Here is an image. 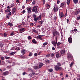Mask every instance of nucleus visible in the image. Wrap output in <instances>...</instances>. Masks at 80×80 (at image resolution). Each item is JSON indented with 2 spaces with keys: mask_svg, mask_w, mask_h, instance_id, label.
<instances>
[{
  "mask_svg": "<svg viewBox=\"0 0 80 80\" xmlns=\"http://www.w3.org/2000/svg\"><path fill=\"white\" fill-rule=\"evenodd\" d=\"M32 43H37V41H35V39H33L32 40Z\"/></svg>",
  "mask_w": 80,
  "mask_h": 80,
  "instance_id": "393cba45",
  "label": "nucleus"
},
{
  "mask_svg": "<svg viewBox=\"0 0 80 80\" xmlns=\"http://www.w3.org/2000/svg\"><path fill=\"white\" fill-rule=\"evenodd\" d=\"M59 56H60V54L58 53L56 54V57L57 58H58V57H59Z\"/></svg>",
  "mask_w": 80,
  "mask_h": 80,
  "instance_id": "72a5a7b5",
  "label": "nucleus"
},
{
  "mask_svg": "<svg viewBox=\"0 0 80 80\" xmlns=\"http://www.w3.org/2000/svg\"><path fill=\"white\" fill-rule=\"evenodd\" d=\"M38 6H35L33 8L32 11L35 13H37L38 12Z\"/></svg>",
  "mask_w": 80,
  "mask_h": 80,
  "instance_id": "f257e3e1",
  "label": "nucleus"
},
{
  "mask_svg": "<svg viewBox=\"0 0 80 80\" xmlns=\"http://www.w3.org/2000/svg\"><path fill=\"white\" fill-rule=\"evenodd\" d=\"M55 31L52 32V34L53 36H55V34L57 35L58 34V32L56 30H54Z\"/></svg>",
  "mask_w": 80,
  "mask_h": 80,
  "instance_id": "423d86ee",
  "label": "nucleus"
},
{
  "mask_svg": "<svg viewBox=\"0 0 80 80\" xmlns=\"http://www.w3.org/2000/svg\"><path fill=\"white\" fill-rule=\"evenodd\" d=\"M5 64V61H3L2 62V65H4Z\"/></svg>",
  "mask_w": 80,
  "mask_h": 80,
  "instance_id": "e2e57ef3",
  "label": "nucleus"
},
{
  "mask_svg": "<svg viewBox=\"0 0 80 80\" xmlns=\"http://www.w3.org/2000/svg\"><path fill=\"white\" fill-rule=\"evenodd\" d=\"M52 43L53 45L55 47L57 46V42H55V41H52Z\"/></svg>",
  "mask_w": 80,
  "mask_h": 80,
  "instance_id": "f8f14e48",
  "label": "nucleus"
},
{
  "mask_svg": "<svg viewBox=\"0 0 80 80\" xmlns=\"http://www.w3.org/2000/svg\"><path fill=\"white\" fill-rule=\"evenodd\" d=\"M38 23H39V24H40V25H42V23H43V21H39L38 22Z\"/></svg>",
  "mask_w": 80,
  "mask_h": 80,
  "instance_id": "e433bc0d",
  "label": "nucleus"
},
{
  "mask_svg": "<svg viewBox=\"0 0 80 80\" xmlns=\"http://www.w3.org/2000/svg\"><path fill=\"white\" fill-rule=\"evenodd\" d=\"M46 7L47 8V9H49V8H50V6L49 4H47L46 5Z\"/></svg>",
  "mask_w": 80,
  "mask_h": 80,
  "instance_id": "a878e982",
  "label": "nucleus"
},
{
  "mask_svg": "<svg viewBox=\"0 0 80 80\" xmlns=\"http://www.w3.org/2000/svg\"><path fill=\"white\" fill-rule=\"evenodd\" d=\"M47 44H48V43L46 42H44L43 44V45H44V46H45V45H47Z\"/></svg>",
  "mask_w": 80,
  "mask_h": 80,
  "instance_id": "a19ab883",
  "label": "nucleus"
},
{
  "mask_svg": "<svg viewBox=\"0 0 80 80\" xmlns=\"http://www.w3.org/2000/svg\"><path fill=\"white\" fill-rule=\"evenodd\" d=\"M28 71L29 72H33V69L30 68H28Z\"/></svg>",
  "mask_w": 80,
  "mask_h": 80,
  "instance_id": "a211bd4d",
  "label": "nucleus"
},
{
  "mask_svg": "<svg viewBox=\"0 0 80 80\" xmlns=\"http://www.w3.org/2000/svg\"><path fill=\"white\" fill-rule=\"evenodd\" d=\"M70 0H67V3L68 5H69L70 3Z\"/></svg>",
  "mask_w": 80,
  "mask_h": 80,
  "instance_id": "412c9836",
  "label": "nucleus"
},
{
  "mask_svg": "<svg viewBox=\"0 0 80 80\" xmlns=\"http://www.w3.org/2000/svg\"><path fill=\"white\" fill-rule=\"evenodd\" d=\"M33 0H27L26 1V3H29V2H32Z\"/></svg>",
  "mask_w": 80,
  "mask_h": 80,
  "instance_id": "bb28decb",
  "label": "nucleus"
},
{
  "mask_svg": "<svg viewBox=\"0 0 80 80\" xmlns=\"http://www.w3.org/2000/svg\"><path fill=\"white\" fill-rule=\"evenodd\" d=\"M33 17L35 18H37V15L35 14H33Z\"/></svg>",
  "mask_w": 80,
  "mask_h": 80,
  "instance_id": "79ce46f5",
  "label": "nucleus"
},
{
  "mask_svg": "<svg viewBox=\"0 0 80 80\" xmlns=\"http://www.w3.org/2000/svg\"><path fill=\"white\" fill-rule=\"evenodd\" d=\"M8 15H11V14H12V12H9L8 13Z\"/></svg>",
  "mask_w": 80,
  "mask_h": 80,
  "instance_id": "680f3d73",
  "label": "nucleus"
},
{
  "mask_svg": "<svg viewBox=\"0 0 80 80\" xmlns=\"http://www.w3.org/2000/svg\"><path fill=\"white\" fill-rule=\"evenodd\" d=\"M54 19L55 20H57V17L55 16L54 17Z\"/></svg>",
  "mask_w": 80,
  "mask_h": 80,
  "instance_id": "4d7b16f0",
  "label": "nucleus"
},
{
  "mask_svg": "<svg viewBox=\"0 0 80 80\" xmlns=\"http://www.w3.org/2000/svg\"><path fill=\"white\" fill-rule=\"evenodd\" d=\"M19 32H20V33H23V32H24L26 30V29L25 28H20L19 30Z\"/></svg>",
  "mask_w": 80,
  "mask_h": 80,
  "instance_id": "7ed1b4c3",
  "label": "nucleus"
},
{
  "mask_svg": "<svg viewBox=\"0 0 80 80\" xmlns=\"http://www.w3.org/2000/svg\"><path fill=\"white\" fill-rule=\"evenodd\" d=\"M74 33V31L73 30H71L70 31V33Z\"/></svg>",
  "mask_w": 80,
  "mask_h": 80,
  "instance_id": "58836bf2",
  "label": "nucleus"
},
{
  "mask_svg": "<svg viewBox=\"0 0 80 80\" xmlns=\"http://www.w3.org/2000/svg\"><path fill=\"white\" fill-rule=\"evenodd\" d=\"M16 53V52H12L10 53V54L11 55H14Z\"/></svg>",
  "mask_w": 80,
  "mask_h": 80,
  "instance_id": "b1692460",
  "label": "nucleus"
},
{
  "mask_svg": "<svg viewBox=\"0 0 80 80\" xmlns=\"http://www.w3.org/2000/svg\"><path fill=\"white\" fill-rule=\"evenodd\" d=\"M43 5H44L45 3V0H42Z\"/></svg>",
  "mask_w": 80,
  "mask_h": 80,
  "instance_id": "603ef678",
  "label": "nucleus"
},
{
  "mask_svg": "<svg viewBox=\"0 0 80 80\" xmlns=\"http://www.w3.org/2000/svg\"><path fill=\"white\" fill-rule=\"evenodd\" d=\"M48 70L50 72H53V69H49Z\"/></svg>",
  "mask_w": 80,
  "mask_h": 80,
  "instance_id": "c9c22d12",
  "label": "nucleus"
},
{
  "mask_svg": "<svg viewBox=\"0 0 80 80\" xmlns=\"http://www.w3.org/2000/svg\"><path fill=\"white\" fill-rule=\"evenodd\" d=\"M56 71H60L62 70V67L59 66L58 65H56L54 67Z\"/></svg>",
  "mask_w": 80,
  "mask_h": 80,
  "instance_id": "f03ea898",
  "label": "nucleus"
},
{
  "mask_svg": "<svg viewBox=\"0 0 80 80\" xmlns=\"http://www.w3.org/2000/svg\"><path fill=\"white\" fill-rule=\"evenodd\" d=\"M73 65V62H71V63L70 64V67H72Z\"/></svg>",
  "mask_w": 80,
  "mask_h": 80,
  "instance_id": "f704fd0d",
  "label": "nucleus"
},
{
  "mask_svg": "<svg viewBox=\"0 0 80 80\" xmlns=\"http://www.w3.org/2000/svg\"><path fill=\"white\" fill-rule=\"evenodd\" d=\"M32 32H34V33H38V31H37V30L35 29H32Z\"/></svg>",
  "mask_w": 80,
  "mask_h": 80,
  "instance_id": "aec40b11",
  "label": "nucleus"
},
{
  "mask_svg": "<svg viewBox=\"0 0 80 80\" xmlns=\"http://www.w3.org/2000/svg\"><path fill=\"white\" fill-rule=\"evenodd\" d=\"M68 59H72L73 58V56L71 54L68 55Z\"/></svg>",
  "mask_w": 80,
  "mask_h": 80,
  "instance_id": "1a4fd4ad",
  "label": "nucleus"
},
{
  "mask_svg": "<svg viewBox=\"0 0 80 80\" xmlns=\"http://www.w3.org/2000/svg\"><path fill=\"white\" fill-rule=\"evenodd\" d=\"M21 53L23 54V55H24L25 53V50L24 49H22L21 51Z\"/></svg>",
  "mask_w": 80,
  "mask_h": 80,
  "instance_id": "6ab92c4d",
  "label": "nucleus"
},
{
  "mask_svg": "<svg viewBox=\"0 0 80 80\" xmlns=\"http://www.w3.org/2000/svg\"><path fill=\"white\" fill-rule=\"evenodd\" d=\"M16 2H17V3H20V1L18 0H16Z\"/></svg>",
  "mask_w": 80,
  "mask_h": 80,
  "instance_id": "0e129e2a",
  "label": "nucleus"
},
{
  "mask_svg": "<svg viewBox=\"0 0 80 80\" xmlns=\"http://www.w3.org/2000/svg\"><path fill=\"white\" fill-rule=\"evenodd\" d=\"M1 58L2 60H5V58L3 56L1 57Z\"/></svg>",
  "mask_w": 80,
  "mask_h": 80,
  "instance_id": "37998d69",
  "label": "nucleus"
},
{
  "mask_svg": "<svg viewBox=\"0 0 80 80\" xmlns=\"http://www.w3.org/2000/svg\"><path fill=\"white\" fill-rule=\"evenodd\" d=\"M34 21H37V20H38V18H37V17L35 18H34Z\"/></svg>",
  "mask_w": 80,
  "mask_h": 80,
  "instance_id": "de8ad7c7",
  "label": "nucleus"
},
{
  "mask_svg": "<svg viewBox=\"0 0 80 80\" xmlns=\"http://www.w3.org/2000/svg\"><path fill=\"white\" fill-rule=\"evenodd\" d=\"M64 5V4L63 3H62L61 4V6H60V7H62Z\"/></svg>",
  "mask_w": 80,
  "mask_h": 80,
  "instance_id": "c03bdc74",
  "label": "nucleus"
},
{
  "mask_svg": "<svg viewBox=\"0 0 80 80\" xmlns=\"http://www.w3.org/2000/svg\"><path fill=\"white\" fill-rule=\"evenodd\" d=\"M63 17H64V15L63 14V12H61L60 15V18H63Z\"/></svg>",
  "mask_w": 80,
  "mask_h": 80,
  "instance_id": "ddd939ff",
  "label": "nucleus"
},
{
  "mask_svg": "<svg viewBox=\"0 0 80 80\" xmlns=\"http://www.w3.org/2000/svg\"><path fill=\"white\" fill-rule=\"evenodd\" d=\"M7 33H4V37H7Z\"/></svg>",
  "mask_w": 80,
  "mask_h": 80,
  "instance_id": "5fc2aeb1",
  "label": "nucleus"
},
{
  "mask_svg": "<svg viewBox=\"0 0 80 80\" xmlns=\"http://www.w3.org/2000/svg\"><path fill=\"white\" fill-rule=\"evenodd\" d=\"M45 61L46 63H50V61L48 60V59H46Z\"/></svg>",
  "mask_w": 80,
  "mask_h": 80,
  "instance_id": "cd10ccee",
  "label": "nucleus"
},
{
  "mask_svg": "<svg viewBox=\"0 0 80 80\" xmlns=\"http://www.w3.org/2000/svg\"><path fill=\"white\" fill-rule=\"evenodd\" d=\"M8 25L10 26V27H12V23H11V22H8Z\"/></svg>",
  "mask_w": 80,
  "mask_h": 80,
  "instance_id": "473e14b6",
  "label": "nucleus"
},
{
  "mask_svg": "<svg viewBox=\"0 0 80 80\" xmlns=\"http://www.w3.org/2000/svg\"><path fill=\"white\" fill-rule=\"evenodd\" d=\"M28 40H31L32 39V37L30 36H29L27 37Z\"/></svg>",
  "mask_w": 80,
  "mask_h": 80,
  "instance_id": "2f4dec72",
  "label": "nucleus"
},
{
  "mask_svg": "<svg viewBox=\"0 0 80 80\" xmlns=\"http://www.w3.org/2000/svg\"><path fill=\"white\" fill-rule=\"evenodd\" d=\"M10 12V9H7L5 10V12L6 13H8V12Z\"/></svg>",
  "mask_w": 80,
  "mask_h": 80,
  "instance_id": "5701e85b",
  "label": "nucleus"
},
{
  "mask_svg": "<svg viewBox=\"0 0 80 80\" xmlns=\"http://www.w3.org/2000/svg\"><path fill=\"white\" fill-rule=\"evenodd\" d=\"M11 8V7H10L9 6H8L7 7V8L10 9V8Z\"/></svg>",
  "mask_w": 80,
  "mask_h": 80,
  "instance_id": "338daca9",
  "label": "nucleus"
},
{
  "mask_svg": "<svg viewBox=\"0 0 80 80\" xmlns=\"http://www.w3.org/2000/svg\"><path fill=\"white\" fill-rule=\"evenodd\" d=\"M35 1H33V2H32V5H35Z\"/></svg>",
  "mask_w": 80,
  "mask_h": 80,
  "instance_id": "49530a36",
  "label": "nucleus"
},
{
  "mask_svg": "<svg viewBox=\"0 0 80 80\" xmlns=\"http://www.w3.org/2000/svg\"><path fill=\"white\" fill-rule=\"evenodd\" d=\"M78 24V22H77L76 21L75 22V23H74V25H77Z\"/></svg>",
  "mask_w": 80,
  "mask_h": 80,
  "instance_id": "13d9d810",
  "label": "nucleus"
},
{
  "mask_svg": "<svg viewBox=\"0 0 80 80\" xmlns=\"http://www.w3.org/2000/svg\"><path fill=\"white\" fill-rule=\"evenodd\" d=\"M30 26H32H32H33V25H34V24L33 23H30Z\"/></svg>",
  "mask_w": 80,
  "mask_h": 80,
  "instance_id": "09e8293b",
  "label": "nucleus"
},
{
  "mask_svg": "<svg viewBox=\"0 0 80 80\" xmlns=\"http://www.w3.org/2000/svg\"><path fill=\"white\" fill-rule=\"evenodd\" d=\"M33 55V53L32 52H29V57H32Z\"/></svg>",
  "mask_w": 80,
  "mask_h": 80,
  "instance_id": "c85d7f7f",
  "label": "nucleus"
},
{
  "mask_svg": "<svg viewBox=\"0 0 80 80\" xmlns=\"http://www.w3.org/2000/svg\"><path fill=\"white\" fill-rule=\"evenodd\" d=\"M61 43H62V42H58L57 44V47H59V45H60V44H61Z\"/></svg>",
  "mask_w": 80,
  "mask_h": 80,
  "instance_id": "7c9ffc66",
  "label": "nucleus"
},
{
  "mask_svg": "<svg viewBox=\"0 0 80 80\" xmlns=\"http://www.w3.org/2000/svg\"><path fill=\"white\" fill-rule=\"evenodd\" d=\"M58 66L59 67H60L61 66V63L60 62H58L57 63Z\"/></svg>",
  "mask_w": 80,
  "mask_h": 80,
  "instance_id": "4c0bfd02",
  "label": "nucleus"
},
{
  "mask_svg": "<svg viewBox=\"0 0 80 80\" xmlns=\"http://www.w3.org/2000/svg\"><path fill=\"white\" fill-rule=\"evenodd\" d=\"M28 76H29V77H32V76H33L32 73L29 74Z\"/></svg>",
  "mask_w": 80,
  "mask_h": 80,
  "instance_id": "a18cd8bd",
  "label": "nucleus"
},
{
  "mask_svg": "<svg viewBox=\"0 0 80 80\" xmlns=\"http://www.w3.org/2000/svg\"><path fill=\"white\" fill-rule=\"evenodd\" d=\"M77 20H80V16H79L77 18Z\"/></svg>",
  "mask_w": 80,
  "mask_h": 80,
  "instance_id": "bf43d9fd",
  "label": "nucleus"
},
{
  "mask_svg": "<svg viewBox=\"0 0 80 80\" xmlns=\"http://www.w3.org/2000/svg\"><path fill=\"white\" fill-rule=\"evenodd\" d=\"M53 10L55 12H57V11H58V8L57 7H54L53 9Z\"/></svg>",
  "mask_w": 80,
  "mask_h": 80,
  "instance_id": "20e7f679",
  "label": "nucleus"
},
{
  "mask_svg": "<svg viewBox=\"0 0 80 80\" xmlns=\"http://www.w3.org/2000/svg\"><path fill=\"white\" fill-rule=\"evenodd\" d=\"M67 11H66V13L64 15V17H67Z\"/></svg>",
  "mask_w": 80,
  "mask_h": 80,
  "instance_id": "864d4df0",
  "label": "nucleus"
},
{
  "mask_svg": "<svg viewBox=\"0 0 80 80\" xmlns=\"http://www.w3.org/2000/svg\"><path fill=\"white\" fill-rule=\"evenodd\" d=\"M15 35V33H14V32H11V35L12 36H13V35Z\"/></svg>",
  "mask_w": 80,
  "mask_h": 80,
  "instance_id": "8fccbe9b",
  "label": "nucleus"
},
{
  "mask_svg": "<svg viewBox=\"0 0 80 80\" xmlns=\"http://www.w3.org/2000/svg\"><path fill=\"white\" fill-rule=\"evenodd\" d=\"M26 9L28 10V13H31V11H32V8L31 7H28Z\"/></svg>",
  "mask_w": 80,
  "mask_h": 80,
  "instance_id": "39448f33",
  "label": "nucleus"
},
{
  "mask_svg": "<svg viewBox=\"0 0 80 80\" xmlns=\"http://www.w3.org/2000/svg\"><path fill=\"white\" fill-rule=\"evenodd\" d=\"M26 74V73L25 72H24L22 73V75H25Z\"/></svg>",
  "mask_w": 80,
  "mask_h": 80,
  "instance_id": "774afa93",
  "label": "nucleus"
},
{
  "mask_svg": "<svg viewBox=\"0 0 80 80\" xmlns=\"http://www.w3.org/2000/svg\"><path fill=\"white\" fill-rule=\"evenodd\" d=\"M60 3V1L58 0H57V4H59V3Z\"/></svg>",
  "mask_w": 80,
  "mask_h": 80,
  "instance_id": "69168bd1",
  "label": "nucleus"
},
{
  "mask_svg": "<svg viewBox=\"0 0 80 80\" xmlns=\"http://www.w3.org/2000/svg\"><path fill=\"white\" fill-rule=\"evenodd\" d=\"M68 42L69 43H71L72 42V37H69L68 38Z\"/></svg>",
  "mask_w": 80,
  "mask_h": 80,
  "instance_id": "0eeeda50",
  "label": "nucleus"
},
{
  "mask_svg": "<svg viewBox=\"0 0 80 80\" xmlns=\"http://www.w3.org/2000/svg\"><path fill=\"white\" fill-rule=\"evenodd\" d=\"M43 64L42 63H40L39 65V68H40L41 67H43Z\"/></svg>",
  "mask_w": 80,
  "mask_h": 80,
  "instance_id": "dca6fc26",
  "label": "nucleus"
},
{
  "mask_svg": "<svg viewBox=\"0 0 80 80\" xmlns=\"http://www.w3.org/2000/svg\"><path fill=\"white\" fill-rule=\"evenodd\" d=\"M4 57L6 59H10V57H8L6 56H5Z\"/></svg>",
  "mask_w": 80,
  "mask_h": 80,
  "instance_id": "c756f323",
  "label": "nucleus"
},
{
  "mask_svg": "<svg viewBox=\"0 0 80 80\" xmlns=\"http://www.w3.org/2000/svg\"><path fill=\"white\" fill-rule=\"evenodd\" d=\"M53 56H54V54L53 53H52L51 54V57H53Z\"/></svg>",
  "mask_w": 80,
  "mask_h": 80,
  "instance_id": "6e6d98bb",
  "label": "nucleus"
},
{
  "mask_svg": "<svg viewBox=\"0 0 80 80\" xmlns=\"http://www.w3.org/2000/svg\"><path fill=\"white\" fill-rule=\"evenodd\" d=\"M73 2L74 3L77 4L78 3V0H73Z\"/></svg>",
  "mask_w": 80,
  "mask_h": 80,
  "instance_id": "4468645a",
  "label": "nucleus"
},
{
  "mask_svg": "<svg viewBox=\"0 0 80 80\" xmlns=\"http://www.w3.org/2000/svg\"><path fill=\"white\" fill-rule=\"evenodd\" d=\"M80 12V9H78V10L76 12L75 15H78V14Z\"/></svg>",
  "mask_w": 80,
  "mask_h": 80,
  "instance_id": "f3484780",
  "label": "nucleus"
},
{
  "mask_svg": "<svg viewBox=\"0 0 80 80\" xmlns=\"http://www.w3.org/2000/svg\"><path fill=\"white\" fill-rule=\"evenodd\" d=\"M16 9L15 7L14 8L12 9V13L13 14H14V13H15V11H16Z\"/></svg>",
  "mask_w": 80,
  "mask_h": 80,
  "instance_id": "9d476101",
  "label": "nucleus"
},
{
  "mask_svg": "<svg viewBox=\"0 0 80 80\" xmlns=\"http://www.w3.org/2000/svg\"><path fill=\"white\" fill-rule=\"evenodd\" d=\"M65 50H62L61 51V53L62 55V54H64L65 53Z\"/></svg>",
  "mask_w": 80,
  "mask_h": 80,
  "instance_id": "4be33fe9",
  "label": "nucleus"
},
{
  "mask_svg": "<svg viewBox=\"0 0 80 80\" xmlns=\"http://www.w3.org/2000/svg\"><path fill=\"white\" fill-rule=\"evenodd\" d=\"M42 35H39L36 37L37 38V39H40V40H43V39L42 38Z\"/></svg>",
  "mask_w": 80,
  "mask_h": 80,
  "instance_id": "6e6552de",
  "label": "nucleus"
},
{
  "mask_svg": "<svg viewBox=\"0 0 80 80\" xmlns=\"http://www.w3.org/2000/svg\"><path fill=\"white\" fill-rule=\"evenodd\" d=\"M56 43H57V37H56Z\"/></svg>",
  "mask_w": 80,
  "mask_h": 80,
  "instance_id": "052dcab7",
  "label": "nucleus"
},
{
  "mask_svg": "<svg viewBox=\"0 0 80 80\" xmlns=\"http://www.w3.org/2000/svg\"><path fill=\"white\" fill-rule=\"evenodd\" d=\"M6 68H8V69H9V68H11V66H7Z\"/></svg>",
  "mask_w": 80,
  "mask_h": 80,
  "instance_id": "ea45409f",
  "label": "nucleus"
},
{
  "mask_svg": "<svg viewBox=\"0 0 80 80\" xmlns=\"http://www.w3.org/2000/svg\"><path fill=\"white\" fill-rule=\"evenodd\" d=\"M32 67L34 69V70H37V69L38 68V67L37 66H33Z\"/></svg>",
  "mask_w": 80,
  "mask_h": 80,
  "instance_id": "2eb2a0df",
  "label": "nucleus"
},
{
  "mask_svg": "<svg viewBox=\"0 0 80 80\" xmlns=\"http://www.w3.org/2000/svg\"><path fill=\"white\" fill-rule=\"evenodd\" d=\"M46 57H48V58L49 57H50V54H48L46 56Z\"/></svg>",
  "mask_w": 80,
  "mask_h": 80,
  "instance_id": "3c124183",
  "label": "nucleus"
},
{
  "mask_svg": "<svg viewBox=\"0 0 80 80\" xmlns=\"http://www.w3.org/2000/svg\"><path fill=\"white\" fill-rule=\"evenodd\" d=\"M9 72H8V71H6V72H4L3 73L4 75L6 76L7 75H8Z\"/></svg>",
  "mask_w": 80,
  "mask_h": 80,
  "instance_id": "9b49d317",
  "label": "nucleus"
}]
</instances>
